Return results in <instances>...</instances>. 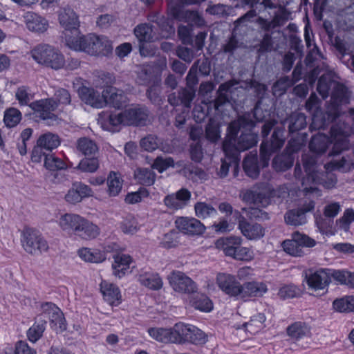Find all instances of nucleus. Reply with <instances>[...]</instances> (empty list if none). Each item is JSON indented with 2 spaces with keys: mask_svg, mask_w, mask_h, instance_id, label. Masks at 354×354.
I'll use <instances>...</instances> for the list:
<instances>
[{
  "mask_svg": "<svg viewBox=\"0 0 354 354\" xmlns=\"http://www.w3.org/2000/svg\"><path fill=\"white\" fill-rule=\"evenodd\" d=\"M218 288L230 297L239 299L241 283L234 275L227 273H218L216 276Z\"/></svg>",
  "mask_w": 354,
  "mask_h": 354,
  "instance_id": "nucleus-14",
  "label": "nucleus"
},
{
  "mask_svg": "<svg viewBox=\"0 0 354 354\" xmlns=\"http://www.w3.org/2000/svg\"><path fill=\"white\" fill-rule=\"evenodd\" d=\"M303 165L305 172L308 176L303 182L306 184V181L312 180V186L316 187V185H322L326 189L333 188L337 183V177L332 172L319 173L315 170L316 158L314 156L304 154L302 156Z\"/></svg>",
  "mask_w": 354,
  "mask_h": 354,
  "instance_id": "nucleus-5",
  "label": "nucleus"
},
{
  "mask_svg": "<svg viewBox=\"0 0 354 354\" xmlns=\"http://www.w3.org/2000/svg\"><path fill=\"white\" fill-rule=\"evenodd\" d=\"M332 82L335 81L331 80V75L329 73L322 75L319 79L317 90L323 99H326L329 95V91L333 88Z\"/></svg>",
  "mask_w": 354,
  "mask_h": 354,
  "instance_id": "nucleus-50",
  "label": "nucleus"
},
{
  "mask_svg": "<svg viewBox=\"0 0 354 354\" xmlns=\"http://www.w3.org/2000/svg\"><path fill=\"white\" fill-rule=\"evenodd\" d=\"M81 218L78 214L66 213L60 216L58 225L66 234L74 235Z\"/></svg>",
  "mask_w": 354,
  "mask_h": 354,
  "instance_id": "nucleus-33",
  "label": "nucleus"
},
{
  "mask_svg": "<svg viewBox=\"0 0 354 354\" xmlns=\"http://www.w3.org/2000/svg\"><path fill=\"white\" fill-rule=\"evenodd\" d=\"M293 85V81L289 76H284L278 80L272 86V91L274 95L285 93L286 90Z\"/></svg>",
  "mask_w": 354,
  "mask_h": 354,
  "instance_id": "nucleus-64",
  "label": "nucleus"
},
{
  "mask_svg": "<svg viewBox=\"0 0 354 354\" xmlns=\"http://www.w3.org/2000/svg\"><path fill=\"white\" fill-rule=\"evenodd\" d=\"M321 101L315 93H311L306 102V111L312 115V123L310 128L325 129L330 123L335 122L334 120H328L326 111L323 113L320 109Z\"/></svg>",
  "mask_w": 354,
  "mask_h": 354,
  "instance_id": "nucleus-10",
  "label": "nucleus"
},
{
  "mask_svg": "<svg viewBox=\"0 0 354 354\" xmlns=\"http://www.w3.org/2000/svg\"><path fill=\"white\" fill-rule=\"evenodd\" d=\"M283 248L286 252L292 256L301 257L304 254L303 248L292 236L291 240H286L283 242Z\"/></svg>",
  "mask_w": 354,
  "mask_h": 354,
  "instance_id": "nucleus-62",
  "label": "nucleus"
},
{
  "mask_svg": "<svg viewBox=\"0 0 354 354\" xmlns=\"http://www.w3.org/2000/svg\"><path fill=\"white\" fill-rule=\"evenodd\" d=\"M78 93L81 100L86 104L97 109L104 106V91L100 94L93 88L82 86L79 88Z\"/></svg>",
  "mask_w": 354,
  "mask_h": 354,
  "instance_id": "nucleus-23",
  "label": "nucleus"
},
{
  "mask_svg": "<svg viewBox=\"0 0 354 354\" xmlns=\"http://www.w3.org/2000/svg\"><path fill=\"white\" fill-rule=\"evenodd\" d=\"M104 106L109 104L115 109L126 106L129 102L127 94L121 89L113 86H108L104 89Z\"/></svg>",
  "mask_w": 354,
  "mask_h": 354,
  "instance_id": "nucleus-19",
  "label": "nucleus"
},
{
  "mask_svg": "<svg viewBox=\"0 0 354 354\" xmlns=\"http://www.w3.org/2000/svg\"><path fill=\"white\" fill-rule=\"evenodd\" d=\"M286 333L295 344L301 348L307 347L306 345L299 344L301 340L311 337V328L306 323L303 322H294L287 327Z\"/></svg>",
  "mask_w": 354,
  "mask_h": 354,
  "instance_id": "nucleus-18",
  "label": "nucleus"
},
{
  "mask_svg": "<svg viewBox=\"0 0 354 354\" xmlns=\"http://www.w3.org/2000/svg\"><path fill=\"white\" fill-rule=\"evenodd\" d=\"M135 178L139 183L149 186L154 183L156 174L152 168H139L135 171Z\"/></svg>",
  "mask_w": 354,
  "mask_h": 354,
  "instance_id": "nucleus-47",
  "label": "nucleus"
},
{
  "mask_svg": "<svg viewBox=\"0 0 354 354\" xmlns=\"http://www.w3.org/2000/svg\"><path fill=\"white\" fill-rule=\"evenodd\" d=\"M138 281L151 290H159L162 286V281L158 274L145 272L138 276Z\"/></svg>",
  "mask_w": 354,
  "mask_h": 354,
  "instance_id": "nucleus-39",
  "label": "nucleus"
},
{
  "mask_svg": "<svg viewBox=\"0 0 354 354\" xmlns=\"http://www.w3.org/2000/svg\"><path fill=\"white\" fill-rule=\"evenodd\" d=\"M176 329L179 344L190 343L194 345H203L207 341L206 334L194 325L180 322L176 324Z\"/></svg>",
  "mask_w": 354,
  "mask_h": 354,
  "instance_id": "nucleus-7",
  "label": "nucleus"
},
{
  "mask_svg": "<svg viewBox=\"0 0 354 354\" xmlns=\"http://www.w3.org/2000/svg\"><path fill=\"white\" fill-rule=\"evenodd\" d=\"M37 144L44 149L51 151L60 145V140L57 134L47 132L38 138Z\"/></svg>",
  "mask_w": 354,
  "mask_h": 354,
  "instance_id": "nucleus-41",
  "label": "nucleus"
},
{
  "mask_svg": "<svg viewBox=\"0 0 354 354\" xmlns=\"http://www.w3.org/2000/svg\"><path fill=\"white\" fill-rule=\"evenodd\" d=\"M283 133V127H277L274 130L270 140H263L261 143L260 147V158L263 167L268 166L271 154L279 150L283 147L285 142Z\"/></svg>",
  "mask_w": 354,
  "mask_h": 354,
  "instance_id": "nucleus-12",
  "label": "nucleus"
},
{
  "mask_svg": "<svg viewBox=\"0 0 354 354\" xmlns=\"http://www.w3.org/2000/svg\"><path fill=\"white\" fill-rule=\"evenodd\" d=\"M123 180L120 174L115 172L110 171L106 178L107 193L109 196H117L121 192L122 188Z\"/></svg>",
  "mask_w": 354,
  "mask_h": 354,
  "instance_id": "nucleus-38",
  "label": "nucleus"
},
{
  "mask_svg": "<svg viewBox=\"0 0 354 354\" xmlns=\"http://www.w3.org/2000/svg\"><path fill=\"white\" fill-rule=\"evenodd\" d=\"M194 97V91L183 88L179 91L178 93H173L170 94L168 96V102L172 106L183 104L185 107L189 108Z\"/></svg>",
  "mask_w": 354,
  "mask_h": 354,
  "instance_id": "nucleus-35",
  "label": "nucleus"
},
{
  "mask_svg": "<svg viewBox=\"0 0 354 354\" xmlns=\"http://www.w3.org/2000/svg\"><path fill=\"white\" fill-rule=\"evenodd\" d=\"M281 124L283 127L287 125L289 133H293L306 127V117L302 113L294 112L283 120Z\"/></svg>",
  "mask_w": 354,
  "mask_h": 354,
  "instance_id": "nucleus-34",
  "label": "nucleus"
},
{
  "mask_svg": "<svg viewBox=\"0 0 354 354\" xmlns=\"http://www.w3.org/2000/svg\"><path fill=\"white\" fill-rule=\"evenodd\" d=\"M148 116L146 107L136 106L118 113H102L99 115L98 123L104 130L114 131L120 124L144 126Z\"/></svg>",
  "mask_w": 354,
  "mask_h": 354,
  "instance_id": "nucleus-2",
  "label": "nucleus"
},
{
  "mask_svg": "<svg viewBox=\"0 0 354 354\" xmlns=\"http://www.w3.org/2000/svg\"><path fill=\"white\" fill-rule=\"evenodd\" d=\"M15 97L21 106L28 105L30 106V101L33 99L34 95L29 87L21 86L15 92Z\"/></svg>",
  "mask_w": 354,
  "mask_h": 354,
  "instance_id": "nucleus-56",
  "label": "nucleus"
},
{
  "mask_svg": "<svg viewBox=\"0 0 354 354\" xmlns=\"http://www.w3.org/2000/svg\"><path fill=\"white\" fill-rule=\"evenodd\" d=\"M120 227L122 232L128 234H133L139 229L138 222L132 214L124 216Z\"/></svg>",
  "mask_w": 354,
  "mask_h": 354,
  "instance_id": "nucleus-54",
  "label": "nucleus"
},
{
  "mask_svg": "<svg viewBox=\"0 0 354 354\" xmlns=\"http://www.w3.org/2000/svg\"><path fill=\"white\" fill-rule=\"evenodd\" d=\"M243 167L245 174L252 178H257L259 175L257 164V152H250L243 160Z\"/></svg>",
  "mask_w": 354,
  "mask_h": 354,
  "instance_id": "nucleus-40",
  "label": "nucleus"
},
{
  "mask_svg": "<svg viewBox=\"0 0 354 354\" xmlns=\"http://www.w3.org/2000/svg\"><path fill=\"white\" fill-rule=\"evenodd\" d=\"M176 324L172 328H150L149 335L154 339L163 343L178 344Z\"/></svg>",
  "mask_w": 354,
  "mask_h": 354,
  "instance_id": "nucleus-27",
  "label": "nucleus"
},
{
  "mask_svg": "<svg viewBox=\"0 0 354 354\" xmlns=\"http://www.w3.org/2000/svg\"><path fill=\"white\" fill-rule=\"evenodd\" d=\"M276 195V191L268 185L263 184L253 189L246 190L241 195L242 200L259 207H266L270 203V198Z\"/></svg>",
  "mask_w": 354,
  "mask_h": 354,
  "instance_id": "nucleus-8",
  "label": "nucleus"
},
{
  "mask_svg": "<svg viewBox=\"0 0 354 354\" xmlns=\"http://www.w3.org/2000/svg\"><path fill=\"white\" fill-rule=\"evenodd\" d=\"M99 160L96 158H84L80 160L77 169L83 172L93 173L99 168Z\"/></svg>",
  "mask_w": 354,
  "mask_h": 354,
  "instance_id": "nucleus-61",
  "label": "nucleus"
},
{
  "mask_svg": "<svg viewBox=\"0 0 354 354\" xmlns=\"http://www.w3.org/2000/svg\"><path fill=\"white\" fill-rule=\"evenodd\" d=\"M234 84L232 82H227L221 84L218 90V97L214 101L209 102L210 106H214L216 111L219 110V108L227 102H230L229 93H232V86Z\"/></svg>",
  "mask_w": 354,
  "mask_h": 354,
  "instance_id": "nucleus-36",
  "label": "nucleus"
},
{
  "mask_svg": "<svg viewBox=\"0 0 354 354\" xmlns=\"http://www.w3.org/2000/svg\"><path fill=\"white\" fill-rule=\"evenodd\" d=\"M41 309L44 314H46L50 322L53 324L55 322L60 316L63 315L61 310L54 304L51 302H46L41 305Z\"/></svg>",
  "mask_w": 354,
  "mask_h": 354,
  "instance_id": "nucleus-63",
  "label": "nucleus"
},
{
  "mask_svg": "<svg viewBox=\"0 0 354 354\" xmlns=\"http://www.w3.org/2000/svg\"><path fill=\"white\" fill-rule=\"evenodd\" d=\"M93 41H91V48H88L87 53L91 55L108 56L112 53L111 41L104 36L94 35Z\"/></svg>",
  "mask_w": 354,
  "mask_h": 354,
  "instance_id": "nucleus-26",
  "label": "nucleus"
},
{
  "mask_svg": "<svg viewBox=\"0 0 354 354\" xmlns=\"http://www.w3.org/2000/svg\"><path fill=\"white\" fill-rule=\"evenodd\" d=\"M80 257L85 261L100 263L105 260L104 253L98 250H91L88 248H82L78 250Z\"/></svg>",
  "mask_w": 354,
  "mask_h": 354,
  "instance_id": "nucleus-48",
  "label": "nucleus"
},
{
  "mask_svg": "<svg viewBox=\"0 0 354 354\" xmlns=\"http://www.w3.org/2000/svg\"><path fill=\"white\" fill-rule=\"evenodd\" d=\"M196 216L200 218H206L216 214V210L212 205L203 202H198L194 206Z\"/></svg>",
  "mask_w": 354,
  "mask_h": 354,
  "instance_id": "nucleus-60",
  "label": "nucleus"
},
{
  "mask_svg": "<svg viewBox=\"0 0 354 354\" xmlns=\"http://www.w3.org/2000/svg\"><path fill=\"white\" fill-rule=\"evenodd\" d=\"M274 17L271 21H268L263 17H259V23L265 30H270L283 24V17L279 13V10L273 12Z\"/></svg>",
  "mask_w": 354,
  "mask_h": 354,
  "instance_id": "nucleus-58",
  "label": "nucleus"
},
{
  "mask_svg": "<svg viewBox=\"0 0 354 354\" xmlns=\"http://www.w3.org/2000/svg\"><path fill=\"white\" fill-rule=\"evenodd\" d=\"M100 290L104 300L111 306H118L122 301L119 288L106 281H102L100 283Z\"/></svg>",
  "mask_w": 354,
  "mask_h": 354,
  "instance_id": "nucleus-31",
  "label": "nucleus"
},
{
  "mask_svg": "<svg viewBox=\"0 0 354 354\" xmlns=\"http://www.w3.org/2000/svg\"><path fill=\"white\" fill-rule=\"evenodd\" d=\"M306 279L310 288L315 290H324L330 282V270L325 268L317 270H309L306 272Z\"/></svg>",
  "mask_w": 354,
  "mask_h": 354,
  "instance_id": "nucleus-15",
  "label": "nucleus"
},
{
  "mask_svg": "<svg viewBox=\"0 0 354 354\" xmlns=\"http://www.w3.org/2000/svg\"><path fill=\"white\" fill-rule=\"evenodd\" d=\"M294 160V156L285 151L282 154L274 157L272 161V166L276 171H283L292 166Z\"/></svg>",
  "mask_w": 354,
  "mask_h": 354,
  "instance_id": "nucleus-44",
  "label": "nucleus"
},
{
  "mask_svg": "<svg viewBox=\"0 0 354 354\" xmlns=\"http://www.w3.org/2000/svg\"><path fill=\"white\" fill-rule=\"evenodd\" d=\"M99 234L98 226L82 216L74 235L82 239L91 240L96 238Z\"/></svg>",
  "mask_w": 354,
  "mask_h": 354,
  "instance_id": "nucleus-30",
  "label": "nucleus"
},
{
  "mask_svg": "<svg viewBox=\"0 0 354 354\" xmlns=\"http://www.w3.org/2000/svg\"><path fill=\"white\" fill-rule=\"evenodd\" d=\"M330 143H333V147H334V140L332 138V132L330 131V138H328L326 135L318 133L313 136L309 143V149L311 152L316 154H322L324 153L328 147ZM342 151H335L332 148L331 154L337 155Z\"/></svg>",
  "mask_w": 354,
  "mask_h": 354,
  "instance_id": "nucleus-24",
  "label": "nucleus"
},
{
  "mask_svg": "<svg viewBox=\"0 0 354 354\" xmlns=\"http://www.w3.org/2000/svg\"><path fill=\"white\" fill-rule=\"evenodd\" d=\"M314 208L315 202L310 200L308 202H306L302 207L288 211L284 216L286 224L294 226L304 225L307 222L306 214L312 212Z\"/></svg>",
  "mask_w": 354,
  "mask_h": 354,
  "instance_id": "nucleus-17",
  "label": "nucleus"
},
{
  "mask_svg": "<svg viewBox=\"0 0 354 354\" xmlns=\"http://www.w3.org/2000/svg\"><path fill=\"white\" fill-rule=\"evenodd\" d=\"M333 308L339 313L354 311V297L348 296L335 299L333 303Z\"/></svg>",
  "mask_w": 354,
  "mask_h": 354,
  "instance_id": "nucleus-51",
  "label": "nucleus"
},
{
  "mask_svg": "<svg viewBox=\"0 0 354 354\" xmlns=\"http://www.w3.org/2000/svg\"><path fill=\"white\" fill-rule=\"evenodd\" d=\"M93 37L94 35H83L77 31L74 36L66 35V44L71 49L87 53L88 48H91Z\"/></svg>",
  "mask_w": 354,
  "mask_h": 354,
  "instance_id": "nucleus-25",
  "label": "nucleus"
},
{
  "mask_svg": "<svg viewBox=\"0 0 354 354\" xmlns=\"http://www.w3.org/2000/svg\"><path fill=\"white\" fill-rule=\"evenodd\" d=\"M266 321V316L263 313H258L250 319V320L245 323L243 326L251 334L258 333L263 327Z\"/></svg>",
  "mask_w": 354,
  "mask_h": 354,
  "instance_id": "nucleus-52",
  "label": "nucleus"
},
{
  "mask_svg": "<svg viewBox=\"0 0 354 354\" xmlns=\"http://www.w3.org/2000/svg\"><path fill=\"white\" fill-rule=\"evenodd\" d=\"M46 326V320L41 319V317H38L34 324L27 330L28 339L32 343L37 342L42 337Z\"/></svg>",
  "mask_w": 354,
  "mask_h": 354,
  "instance_id": "nucleus-42",
  "label": "nucleus"
},
{
  "mask_svg": "<svg viewBox=\"0 0 354 354\" xmlns=\"http://www.w3.org/2000/svg\"><path fill=\"white\" fill-rule=\"evenodd\" d=\"M24 18L27 28L32 32H44L48 27L47 20L37 13L28 12Z\"/></svg>",
  "mask_w": 354,
  "mask_h": 354,
  "instance_id": "nucleus-29",
  "label": "nucleus"
},
{
  "mask_svg": "<svg viewBox=\"0 0 354 354\" xmlns=\"http://www.w3.org/2000/svg\"><path fill=\"white\" fill-rule=\"evenodd\" d=\"M44 166L48 170L53 171L66 168V163L61 158L50 153L45 157Z\"/></svg>",
  "mask_w": 354,
  "mask_h": 354,
  "instance_id": "nucleus-59",
  "label": "nucleus"
},
{
  "mask_svg": "<svg viewBox=\"0 0 354 354\" xmlns=\"http://www.w3.org/2000/svg\"><path fill=\"white\" fill-rule=\"evenodd\" d=\"M331 102L326 108V114L328 120L339 122L340 118V104L347 101L346 88L342 84L332 82Z\"/></svg>",
  "mask_w": 354,
  "mask_h": 354,
  "instance_id": "nucleus-9",
  "label": "nucleus"
},
{
  "mask_svg": "<svg viewBox=\"0 0 354 354\" xmlns=\"http://www.w3.org/2000/svg\"><path fill=\"white\" fill-rule=\"evenodd\" d=\"M77 149L84 156L94 155L98 150L96 143L90 138L83 137L77 141Z\"/></svg>",
  "mask_w": 354,
  "mask_h": 354,
  "instance_id": "nucleus-46",
  "label": "nucleus"
},
{
  "mask_svg": "<svg viewBox=\"0 0 354 354\" xmlns=\"http://www.w3.org/2000/svg\"><path fill=\"white\" fill-rule=\"evenodd\" d=\"M242 239L240 236H230L218 239L216 248L223 251L224 254L239 261H250L253 259V252L248 248L241 246Z\"/></svg>",
  "mask_w": 354,
  "mask_h": 354,
  "instance_id": "nucleus-4",
  "label": "nucleus"
},
{
  "mask_svg": "<svg viewBox=\"0 0 354 354\" xmlns=\"http://www.w3.org/2000/svg\"><path fill=\"white\" fill-rule=\"evenodd\" d=\"M260 0H254L252 3V10L248 11L246 14L239 18L236 21L235 24L236 26L241 25V24L250 21L252 18L257 15V10L258 12H261L267 9H276L277 5L273 3L272 0H263L261 3H259Z\"/></svg>",
  "mask_w": 354,
  "mask_h": 354,
  "instance_id": "nucleus-28",
  "label": "nucleus"
},
{
  "mask_svg": "<svg viewBox=\"0 0 354 354\" xmlns=\"http://www.w3.org/2000/svg\"><path fill=\"white\" fill-rule=\"evenodd\" d=\"M169 280L176 292L186 294L197 292L198 287L196 283L180 271H173L169 277Z\"/></svg>",
  "mask_w": 354,
  "mask_h": 354,
  "instance_id": "nucleus-13",
  "label": "nucleus"
},
{
  "mask_svg": "<svg viewBox=\"0 0 354 354\" xmlns=\"http://www.w3.org/2000/svg\"><path fill=\"white\" fill-rule=\"evenodd\" d=\"M254 126V122L249 113L230 124L227 128L228 138L223 143V150L227 157L236 160L239 151L248 150L256 145L258 136L251 131Z\"/></svg>",
  "mask_w": 354,
  "mask_h": 354,
  "instance_id": "nucleus-1",
  "label": "nucleus"
},
{
  "mask_svg": "<svg viewBox=\"0 0 354 354\" xmlns=\"http://www.w3.org/2000/svg\"><path fill=\"white\" fill-rule=\"evenodd\" d=\"M133 32L140 44L151 42L153 39L154 32L153 27L149 24L144 23L138 24L135 27Z\"/></svg>",
  "mask_w": 354,
  "mask_h": 354,
  "instance_id": "nucleus-43",
  "label": "nucleus"
},
{
  "mask_svg": "<svg viewBox=\"0 0 354 354\" xmlns=\"http://www.w3.org/2000/svg\"><path fill=\"white\" fill-rule=\"evenodd\" d=\"M206 138L212 142H216L221 138L220 125L213 118H210L205 129Z\"/></svg>",
  "mask_w": 354,
  "mask_h": 354,
  "instance_id": "nucleus-57",
  "label": "nucleus"
},
{
  "mask_svg": "<svg viewBox=\"0 0 354 354\" xmlns=\"http://www.w3.org/2000/svg\"><path fill=\"white\" fill-rule=\"evenodd\" d=\"M22 114L16 108L10 107L4 111L3 122L7 127H16L21 120Z\"/></svg>",
  "mask_w": 354,
  "mask_h": 354,
  "instance_id": "nucleus-49",
  "label": "nucleus"
},
{
  "mask_svg": "<svg viewBox=\"0 0 354 354\" xmlns=\"http://www.w3.org/2000/svg\"><path fill=\"white\" fill-rule=\"evenodd\" d=\"M331 132L334 140V151L339 152L348 149L350 145L348 138L354 133V127H351L347 122L339 119V122L332 125Z\"/></svg>",
  "mask_w": 354,
  "mask_h": 354,
  "instance_id": "nucleus-11",
  "label": "nucleus"
},
{
  "mask_svg": "<svg viewBox=\"0 0 354 354\" xmlns=\"http://www.w3.org/2000/svg\"><path fill=\"white\" fill-rule=\"evenodd\" d=\"M268 291L267 285L261 281H252L241 284L239 299L262 297Z\"/></svg>",
  "mask_w": 354,
  "mask_h": 354,
  "instance_id": "nucleus-20",
  "label": "nucleus"
},
{
  "mask_svg": "<svg viewBox=\"0 0 354 354\" xmlns=\"http://www.w3.org/2000/svg\"><path fill=\"white\" fill-rule=\"evenodd\" d=\"M190 303L196 309L203 312H210L213 309V303L204 294L197 293L190 300Z\"/></svg>",
  "mask_w": 354,
  "mask_h": 354,
  "instance_id": "nucleus-45",
  "label": "nucleus"
},
{
  "mask_svg": "<svg viewBox=\"0 0 354 354\" xmlns=\"http://www.w3.org/2000/svg\"><path fill=\"white\" fill-rule=\"evenodd\" d=\"M182 21L187 23L190 27L196 26L198 28L205 25V21L198 12L187 10Z\"/></svg>",
  "mask_w": 354,
  "mask_h": 354,
  "instance_id": "nucleus-55",
  "label": "nucleus"
},
{
  "mask_svg": "<svg viewBox=\"0 0 354 354\" xmlns=\"http://www.w3.org/2000/svg\"><path fill=\"white\" fill-rule=\"evenodd\" d=\"M32 59L39 64L55 70H59L65 66L66 61L63 54L55 47L41 44L30 51Z\"/></svg>",
  "mask_w": 354,
  "mask_h": 354,
  "instance_id": "nucleus-3",
  "label": "nucleus"
},
{
  "mask_svg": "<svg viewBox=\"0 0 354 354\" xmlns=\"http://www.w3.org/2000/svg\"><path fill=\"white\" fill-rule=\"evenodd\" d=\"M131 258L127 254H117L114 256V263L112 264L113 273L118 278L122 277L129 268Z\"/></svg>",
  "mask_w": 354,
  "mask_h": 354,
  "instance_id": "nucleus-37",
  "label": "nucleus"
},
{
  "mask_svg": "<svg viewBox=\"0 0 354 354\" xmlns=\"http://www.w3.org/2000/svg\"><path fill=\"white\" fill-rule=\"evenodd\" d=\"M30 107L43 120H57V116L53 113L57 107V102L53 99H44L35 101L30 104Z\"/></svg>",
  "mask_w": 354,
  "mask_h": 354,
  "instance_id": "nucleus-16",
  "label": "nucleus"
},
{
  "mask_svg": "<svg viewBox=\"0 0 354 354\" xmlns=\"http://www.w3.org/2000/svg\"><path fill=\"white\" fill-rule=\"evenodd\" d=\"M59 21L66 30H74L77 32L80 22L77 16L73 9L64 8L61 10L59 15Z\"/></svg>",
  "mask_w": 354,
  "mask_h": 354,
  "instance_id": "nucleus-32",
  "label": "nucleus"
},
{
  "mask_svg": "<svg viewBox=\"0 0 354 354\" xmlns=\"http://www.w3.org/2000/svg\"><path fill=\"white\" fill-rule=\"evenodd\" d=\"M24 250L32 255H39L48 251L49 246L42 234L37 230L26 227L21 233Z\"/></svg>",
  "mask_w": 354,
  "mask_h": 354,
  "instance_id": "nucleus-6",
  "label": "nucleus"
},
{
  "mask_svg": "<svg viewBox=\"0 0 354 354\" xmlns=\"http://www.w3.org/2000/svg\"><path fill=\"white\" fill-rule=\"evenodd\" d=\"M239 229L247 239H259L265 234L264 228L259 223L250 222L243 216L239 218Z\"/></svg>",
  "mask_w": 354,
  "mask_h": 354,
  "instance_id": "nucleus-22",
  "label": "nucleus"
},
{
  "mask_svg": "<svg viewBox=\"0 0 354 354\" xmlns=\"http://www.w3.org/2000/svg\"><path fill=\"white\" fill-rule=\"evenodd\" d=\"M353 165V159L348 156H343L341 159H336L325 165L326 169H338L342 171L349 170Z\"/></svg>",
  "mask_w": 354,
  "mask_h": 354,
  "instance_id": "nucleus-53",
  "label": "nucleus"
},
{
  "mask_svg": "<svg viewBox=\"0 0 354 354\" xmlns=\"http://www.w3.org/2000/svg\"><path fill=\"white\" fill-rule=\"evenodd\" d=\"M175 223L180 232L187 234H201L205 230L204 225L195 218L180 217L176 219Z\"/></svg>",
  "mask_w": 354,
  "mask_h": 354,
  "instance_id": "nucleus-21",
  "label": "nucleus"
}]
</instances>
